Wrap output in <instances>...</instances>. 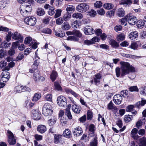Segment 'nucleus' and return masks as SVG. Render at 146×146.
Instances as JSON below:
<instances>
[{"mask_svg":"<svg viewBox=\"0 0 146 146\" xmlns=\"http://www.w3.org/2000/svg\"><path fill=\"white\" fill-rule=\"evenodd\" d=\"M121 65L120 69L119 67H117L115 69V72L117 77H119L120 76L121 77L129 74L130 72H135V69L134 67L130 65L129 63L121 61L120 62Z\"/></svg>","mask_w":146,"mask_h":146,"instance_id":"obj_1","label":"nucleus"},{"mask_svg":"<svg viewBox=\"0 0 146 146\" xmlns=\"http://www.w3.org/2000/svg\"><path fill=\"white\" fill-rule=\"evenodd\" d=\"M11 36L13 39L16 40H18L20 42H22L23 40V37L21 34L17 32L12 33L11 31L8 32L6 37V40H11Z\"/></svg>","mask_w":146,"mask_h":146,"instance_id":"obj_2","label":"nucleus"},{"mask_svg":"<svg viewBox=\"0 0 146 146\" xmlns=\"http://www.w3.org/2000/svg\"><path fill=\"white\" fill-rule=\"evenodd\" d=\"M53 112V109L51 105L48 103H45L44 105L42 113L44 115L47 116L51 115Z\"/></svg>","mask_w":146,"mask_h":146,"instance_id":"obj_3","label":"nucleus"},{"mask_svg":"<svg viewBox=\"0 0 146 146\" xmlns=\"http://www.w3.org/2000/svg\"><path fill=\"white\" fill-rule=\"evenodd\" d=\"M89 8L88 5L86 3H82L76 6V9L79 13H84L88 11Z\"/></svg>","mask_w":146,"mask_h":146,"instance_id":"obj_4","label":"nucleus"},{"mask_svg":"<svg viewBox=\"0 0 146 146\" xmlns=\"http://www.w3.org/2000/svg\"><path fill=\"white\" fill-rule=\"evenodd\" d=\"M25 23L30 26H34L36 22V18L33 16L26 17L24 20Z\"/></svg>","mask_w":146,"mask_h":146,"instance_id":"obj_5","label":"nucleus"},{"mask_svg":"<svg viewBox=\"0 0 146 146\" xmlns=\"http://www.w3.org/2000/svg\"><path fill=\"white\" fill-rule=\"evenodd\" d=\"M8 141L11 145H14L16 143V139L13 134L10 131H7Z\"/></svg>","mask_w":146,"mask_h":146,"instance_id":"obj_6","label":"nucleus"},{"mask_svg":"<svg viewBox=\"0 0 146 146\" xmlns=\"http://www.w3.org/2000/svg\"><path fill=\"white\" fill-rule=\"evenodd\" d=\"M126 18L127 19L129 24L131 25H135L137 20V18L136 17L131 15L130 14H128L126 15Z\"/></svg>","mask_w":146,"mask_h":146,"instance_id":"obj_7","label":"nucleus"},{"mask_svg":"<svg viewBox=\"0 0 146 146\" xmlns=\"http://www.w3.org/2000/svg\"><path fill=\"white\" fill-rule=\"evenodd\" d=\"M57 101L58 105L60 107H64L66 105V99L63 96H59L57 98Z\"/></svg>","mask_w":146,"mask_h":146,"instance_id":"obj_8","label":"nucleus"},{"mask_svg":"<svg viewBox=\"0 0 146 146\" xmlns=\"http://www.w3.org/2000/svg\"><path fill=\"white\" fill-rule=\"evenodd\" d=\"M85 34L86 35H91L95 33V30L91 26L89 25L86 26L84 30Z\"/></svg>","mask_w":146,"mask_h":146,"instance_id":"obj_9","label":"nucleus"},{"mask_svg":"<svg viewBox=\"0 0 146 146\" xmlns=\"http://www.w3.org/2000/svg\"><path fill=\"white\" fill-rule=\"evenodd\" d=\"M30 90V89L26 86H18L15 87L14 90L15 92L20 93L22 92H24L26 90L29 91Z\"/></svg>","mask_w":146,"mask_h":146,"instance_id":"obj_10","label":"nucleus"},{"mask_svg":"<svg viewBox=\"0 0 146 146\" xmlns=\"http://www.w3.org/2000/svg\"><path fill=\"white\" fill-rule=\"evenodd\" d=\"M73 133L75 136H79L83 133V130L81 127L78 126L74 129Z\"/></svg>","mask_w":146,"mask_h":146,"instance_id":"obj_11","label":"nucleus"},{"mask_svg":"<svg viewBox=\"0 0 146 146\" xmlns=\"http://www.w3.org/2000/svg\"><path fill=\"white\" fill-rule=\"evenodd\" d=\"M122 100V97L119 94L115 95L113 98V100L115 104L119 105Z\"/></svg>","mask_w":146,"mask_h":146,"instance_id":"obj_12","label":"nucleus"},{"mask_svg":"<svg viewBox=\"0 0 146 146\" xmlns=\"http://www.w3.org/2000/svg\"><path fill=\"white\" fill-rule=\"evenodd\" d=\"M32 116L33 119L35 120H38L40 119L41 117V115L37 111L33 110L32 111Z\"/></svg>","mask_w":146,"mask_h":146,"instance_id":"obj_13","label":"nucleus"},{"mask_svg":"<svg viewBox=\"0 0 146 146\" xmlns=\"http://www.w3.org/2000/svg\"><path fill=\"white\" fill-rule=\"evenodd\" d=\"M57 119V118L55 116H52L48 120V122L50 126H53L56 123Z\"/></svg>","mask_w":146,"mask_h":146,"instance_id":"obj_14","label":"nucleus"},{"mask_svg":"<svg viewBox=\"0 0 146 146\" xmlns=\"http://www.w3.org/2000/svg\"><path fill=\"white\" fill-rule=\"evenodd\" d=\"M72 111L75 113L79 114L82 109L81 107L76 104L72 105Z\"/></svg>","mask_w":146,"mask_h":146,"instance_id":"obj_15","label":"nucleus"},{"mask_svg":"<svg viewBox=\"0 0 146 146\" xmlns=\"http://www.w3.org/2000/svg\"><path fill=\"white\" fill-rule=\"evenodd\" d=\"M37 130L41 134L44 133L46 131V128L45 125H39L37 127Z\"/></svg>","mask_w":146,"mask_h":146,"instance_id":"obj_16","label":"nucleus"},{"mask_svg":"<svg viewBox=\"0 0 146 146\" xmlns=\"http://www.w3.org/2000/svg\"><path fill=\"white\" fill-rule=\"evenodd\" d=\"M138 133L137 129L136 128H133L131 132V136L135 139H137L139 138V136L137 135Z\"/></svg>","mask_w":146,"mask_h":146,"instance_id":"obj_17","label":"nucleus"},{"mask_svg":"<svg viewBox=\"0 0 146 146\" xmlns=\"http://www.w3.org/2000/svg\"><path fill=\"white\" fill-rule=\"evenodd\" d=\"M54 137V143L57 144L60 143L61 141L62 135H61L55 134Z\"/></svg>","mask_w":146,"mask_h":146,"instance_id":"obj_18","label":"nucleus"},{"mask_svg":"<svg viewBox=\"0 0 146 146\" xmlns=\"http://www.w3.org/2000/svg\"><path fill=\"white\" fill-rule=\"evenodd\" d=\"M20 12L21 14L24 17H26L29 15L27 13V12L25 10V6L21 5L20 7Z\"/></svg>","mask_w":146,"mask_h":146,"instance_id":"obj_19","label":"nucleus"},{"mask_svg":"<svg viewBox=\"0 0 146 146\" xmlns=\"http://www.w3.org/2000/svg\"><path fill=\"white\" fill-rule=\"evenodd\" d=\"M80 13H75L72 15V17L74 19H82L83 17V15Z\"/></svg>","mask_w":146,"mask_h":146,"instance_id":"obj_20","label":"nucleus"},{"mask_svg":"<svg viewBox=\"0 0 146 146\" xmlns=\"http://www.w3.org/2000/svg\"><path fill=\"white\" fill-rule=\"evenodd\" d=\"M62 135L67 138H70L71 137V132L69 129H66L63 132Z\"/></svg>","mask_w":146,"mask_h":146,"instance_id":"obj_21","label":"nucleus"},{"mask_svg":"<svg viewBox=\"0 0 146 146\" xmlns=\"http://www.w3.org/2000/svg\"><path fill=\"white\" fill-rule=\"evenodd\" d=\"M138 36V34L137 31L132 32L129 35V38L131 40L136 38Z\"/></svg>","mask_w":146,"mask_h":146,"instance_id":"obj_22","label":"nucleus"},{"mask_svg":"<svg viewBox=\"0 0 146 146\" xmlns=\"http://www.w3.org/2000/svg\"><path fill=\"white\" fill-rule=\"evenodd\" d=\"M146 120L145 118H143L142 119L139 120L136 123V126L138 129L140 128V127L143 124H144Z\"/></svg>","mask_w":146,"mask_h":146,"instance_id":"obj_23","label":"nucleus"},{"mask_svg":"<svg viewBox=\"0 0 146 146\" xmlns=\"http://www.w3.org/2000/svg\"><path fill=\"white\" fill-rule=\"evenodd\" d=\"M75 10L74 6L72 5H68L67 6L66 11L68 13H72Z\"/></svg>","mask_w":146,"mask_h":146,"instance_id":"obj_24","label":"nucleus"},{"mask_svg":"<svg viewBox=\"0 0 146 146\" xmlns=\"http://www.w3.org/2000/svg\"><path fill=\"white\" fill-rule=\"evenodd\" d=\"M71 17L72 16L71 14L66 12L64 14L62 18L65 21H69Z\"/></svg>","mask_w":146,"mask_h":146,"instance_id":"obj_25","label":"nucleus"},{"mask_svg":"<svg viewBox=\"0 0 146 146\" xmlns=\"http://www.w3.org/2000/svg\"><path fill=\"white\" fill-rule=\"evenodd\" d=\"M58 76V74L57 72L54 71L53 70L50 75V78L51 80L53 81H54L56 79Z\"/></svg>","mask_w":146,"mask_h":146,"instance_id":"obj_26","label":"nucleus"},{"mask_svg":"<svg viewBox=\"0 0 146 146\" xmlns=\"http://www.w3.org/2000/svg\"><path fill=\"white\" fill-rule=\"evenodd\" d=\"M132 3L131 0H121L119 2L120 5H130Z\"/></svg>","mask_w":146,"mask_h":146,"instance_id":"obj_27","label":"nucleus"},{"mask_svg":"<svg viewBox=\"0 0 146 146\" xmlns=\"http://www.w3.org/2000/svg\"><path fill=\"white\" fill-rule=\"evenodd\" d=\"M36 12L37 15L39 16H42L45 13L44 9L40 8H38L37 9Z\"/></svg>","mask_w":146,"mask_h":146,"instance_id":"obj_28","label":"nucleus"},{"mask_svg":"<svg viewBox=\"0 0 146 146\" xmlns=\"http://www.w3.org/2000/svg\"><path fill=\"white\" fill-rule=\"evenodd\" d=\"M136 23L137 27L139 29H141L144 26H145L144 21H143L142 20H140Z\"/></svg>","mask_w":146,"mask_h":146,"instance_id":"obj_29","label":"nucleus"},{"mask_svg":"<svg viewBox=\"0 0 146 146\" xmlns=\"http://www.w3.org/2000/svg\"><path fill=\"white\" fill-rule=\"evenodd\" d=\"M66 92L68 94H70L77 98L79 96V95L76 93L74 91L70 89H67L66 90Z\"/></svg>","mask_w":146,"mask_h":146,"instance_id":"obj_30","label":"nucleus"},{"mask_svg":"<svg viewBox=\"0 0 146 146\" xmlns=\"http://www.w3.org/2000/svg\"><path fill=\"white\" fill-rule=\"evenodd\" d=\"M110 44L111 46L114 48H116L119 46V44L116 41L113 40H110Z\"/></svg>","mask_w":146,"mask_h":146,"instance_id":"obj_31","label":"nucleus"},{"mask_svg":"<svg viewBox=\"0 0 146 146\" xmlns=\"http://www.w3.org/2000/svg\"><path fill=\"white\" fill-rule=\"evenodd\" d=\"M125 11L122 8L119 9L117 11V15L120 17H123L125 15Z\"/></svg>","mask_w":146,"mask_h":146,"instance_id":"obj_32","label":"nucleus"},{"mask_svg":"<svg viewBox=\"0 0 146 146\" xmlns=\"http://www.w3.org/2000/svg\"><path fill=\"white\" fill-rule=\"evenodd\" d=\"M125 38V35L123 34L117 35L116 37L117 40L118 41H121L124 40Z\"/></svg>","mask_w":146,"mask_h":146,"instance_id":"obj_33","label":"nucleus"},{"mask_svg":"<svg viewBox=\"0 0 146 146\" xmlns=\"http://www.w3.org/2000/svg\"><path fill=\"white\" fill-rule=\"evenodd\" d=\"M4 41L1 43V47L6 48L10 46L11 43L9 42V41Z\"/></svg>","mask_w":146,"mask_h":146,"instance_id":"obj_34","label":"nucleus"},{"mask_svg":"<svg viewBox=\"0 0 146 146\" xmlns=\"http://www.w3.org/2000/svg\"><path fill=\"white\" fill-rule=\"evenodd\" d=\"M140 146H146V137H143L139 140Z\"/></svg>","mask_w":146,"mask_h":146,"instance_id":"obj_35","label":"nucleus"},{"mask_svg":"<svg viewBox=\"0 0 146 146\" xmlns=\"http://www.w3.org/2000/svg\"><path fill=\"white\" fill-rule=\"evenodd\" d=\"M41 96V94L40 93H35L33 97V101L36 102L38 100Z\"/></svg>","mask_w":146,"mask_h":146,"instance_id":"obj_36","label":"nucleus"},{"mask_svg":"<svg viewBox=\"0 0 146 146\" xmlns=\"http://www.w3.org/2000/svg\"><path fill=\"white\" fill-rule=\"evenodd\" d=\"M1 77H4L7 80H9L10 78V73L9 72L4 71L1 74Z\"/></svg>","mask_w":146,"mask_h":146,"instance_id":"obj_37","label":"nucleus"},{"mask_svg":"<svg viewBox=\"0 0 146 146\" xmlns=\"http://www.w3.org/2000/svg\"><path fill=\"white\" fill-rule=\"evenodd\" d=\"M141 99L142 100L141 101L138 102L136 103V106L137 107H139L140 106H142L146 104V100L142 98Z\"/></svg>","mask_w":146,"mask_h":146,"instance_id":"obj_38","label":"nucleus"},{"mask_svg":"<svg viewBox=\"0 0 146 146\" xmlns=\"http://www.w3.org/2000/svg\"><path fill=\"white\" fill-rule=\"evenodd\" d=\"M40 77L39 71L36 70V72H35L34 74V79L35 81H37L39 80Z\"/></svg>","mask_w":146,"mask_h":146,"instance_id":"obj_39","label":"nucleus"},{"mask_svg":"<svg viewBox=\"0 0 146 146\" xmlns=\"http://www.w3.org/2000/svg\"><path fill=\"white\" fill-rule=\"evenodd\" d=\"M8 6L7 3H4L3 1H0V9H6Z\"/></svg>","mask_w":146,"mask_h":146,"instance_id":"obj_40","label":"nucleus"},{"mask_svg":"<svg viewBox=\"0 0 146 146\" xmlns=\"http://www.w3.org/2000/svg\"><path fill=\"white\" fill-rule=\"evenodd\" d=\"M73 35L79 38H81L82 36V34L79 31L77 30H73Z\"/></svg>","mask_w":146,"mask_h":146,"instance_id":"obj_41","label":"nucleus"},{"mask_svg":"<svg viewBox=\"0 0 146 146\" xmlns=\"http://www.w3.org/2000/svg\"><path fill=\"white\" fill-rule=\"evenodd\" d=\"M39 58H38V59H35L34 62L32 66V67L33 68V69L35 70H37V66H38L39 60Z\"/></svg>","mask_w":146,"mask_h":146,"instance_id":"obj_42","label":"nucleus"},{"mask_svg":"<svg viewBox=\"0 0 146 146\" xmlns=\"http://www.w3.org/2000/svg\"><path fill=\"white\" fill-rule=\"evenodd\" d=\"M104 7L107 9H110L113 7V5L110 3H107L104 4Z\"/></svg>","mask_w":146,"mask_h":146,"instance_id":"obj_43","label":"nucleus"},{"mask_svg":"<svg viewBox=\"0 0 146 146\" xmlns=\"http://www.w3.org/2000/svg\"><path fill=\"white\" fill-rule=\"evenodd\" d=\"M68 119L64 117H61L60 119V124L62 125H65L67 123Z\"/></svg>","mask_w":146,"mask_h":146,"instance_id":"obj_44","label":"nucleus"},{"mask_svg":"<svg viewBox=\"0 0 146 146\" xmlns=\"http://www.w3.org/2000/svg\"><path fill=\"white\" fill-rule=\"evenodd\" d=\"M70 27V26L67 22L64 23L62 26V29L66 30H68Z\"/></svg>","mask_w":146,"mask_h":146,"instance_id":"obj_45","label":"nucleus"},{"mask_svg":"<svg viewBox=\"0 0 146 146\" xmlns=\"http://www.w3.org/2000/svg\"><path fill=\"white\" fill-rule=\"evenodd\" d=\"M65 114L69 119H71L72 118V116L70 111V109L67 108L66 109Z\"/></svg>","mask_w":146,"mask_h":146,"instance_id":"obj_46","label":"nucleus"},{"mask_svg":"<svg viewBox=\"0 0 146 146\" xmlns=\"http://www.w3.org/2000/svg\"><path fill=\"white\" fill-rule=\"evenodd\" d=\"M62 10L60 9H57L56 11V13L54 17L56 18L60 17L61 15Z\"/></svg>","mask_w":146,"mask_h":146,"instance_id":"obj_47","label":"nucleus"},{"mask_svg":"<svg viewBox=\"0 0 146 146\" xmlns=\"http://www.w3.org/2000/svg\"><path fill=\"white\" fill-rule=\"evenodd\" d=\"M71 25L72 27L74 29L78 28L80 26L79 25V22L77 20H76L73 22L72 23Z\"/></svg>","mask_w":146,"mask_h":146,"instance_id":"obj_48","label":"nucleus"},{"mask_svg":"<svg viewBox=\"0 0 146 146\" xmlns=\"http://www.w3.org/2000/svg\"><path fill=\"white\" fill-rule=\"evenodd\" d=\"M102 5V3L100 1H96L94 4V7L96 8H100L101 7Z\"/></svg>","mask_w":146,"mask_h":146,"instance_id":"obj_49","label":"nucleus"},{"mask_svg":"<svg viewBox=\"0 0 146 146\" xmlns=\"http://www.w3.org/2000/svg\"><path fill=\"white\" fill-rule=\"evenodd\" d=\"M132 115H126L125 116L124 120L125 122L127 123L130 121L132 120Z\"/></svg>","mask_w":146,"mask_h":146,"instance_id":"obj_50","label":"nucleus"},{"mask_svg":"<svg viewBox=\"0 0 146 146\" xmlns=\"http://www.w3.org/2000/svg\"><path fill=\"white\" fill-rule=\"evenodd\" d=\"M49 9L48 11V14L50 16L53 15L56 12V10L55 8L52 7Z\"/></svg>","mask_w":146,"mask_h":146,"instance_id":"obj_51","label":"nucleus"},{"mask_svg":"<svg viewBox=\"0 0 146 146\" xmlns=\"http://www.w3.org/2000/svg\"><path fill=\"white\" fill-rule=\"evenodd\" d=\"M88 14L89 15L90 17H94L96 15V12L94 10H91L90 11L88 12Z\"/></svg>","mask_w":146,"mask_h":146,"instance_id":"obj_52","label":"nucleus"},{"mask_svg":"<svg viewBox=\"0 0 146 146\" xmlns=\"http://www.w3.org/2000/svg\"><path fill=\"white\" fill-rule=\"evenodd\" d=\"M127 19L126 18L125 16L124 18H122L121 19L119 20V22H120L121 25H124V26H126L127 24Z\"/></svg>","mask_w":146,"mask_h":146,"instance_id":"obj_53","label":"nucleus"},{"mask_svg":"<svg viewBox=\"0 0 146 146\" xmlns=\"http://www.w3.org/2000/svg\"><path fill=\"white\" fill-rule=\"evenodd\" d=\"M140 94L145 96H146V87L145 86L143 88L142 87L140 88Z\"/></svg>","mask_w":146,"mask_h":146,"instance_id":"obj_54","label":"nucleus"},{"mask_svg":"<svg viewBox=\"0 0 146 146\" xmlns=\"http://www.w3.org/2000/svg\"><path fill=\"white\" fill-rule=\"evenodd\" d=\"M32 41H33L31 37L30 36H28L25 39L24 43L25 44H28L31 41L32 42Z\"/></svg>","mask_w":146,"mask_h":146,"instance_id":"obj_55","label":"nucleus"},{"mask_svg":"<svg viewBox=\"0 0 146 146\" xmlns=\"http://www.w3.org/2000/svg\"><path fill=\"white\" fill-rule=\"evenodd\" d=\"M98 143L97 141V137H95L94 140L91 142L90 145L91 146H97Z\"/></svg>","mask_w":146,"mask_h":146,"instance_id":"obj_56","label":"nucleus"},{"mask_svg":"<svg viewBox=\"0 0 146 146\" xmlns=\"http://www.w3.org/2000/svg\"><path fill=\"white\" fill-rule=\"evenodd\" d=\"M131 92H138L139 90L137 87L136 86H131L129 88Z\"/></svg>","mask_w":146,"mask_h":146,"instance_id":"obj_57","label":"nucleus"},{"mask_svg":"<svg viewBox=\"0 0 146 146\" xmlns=\"http://www.w3.org/2000/svg\"><path fill=\"white\" fill-rule=\"evenodd\" d=\"M93 117L92 113L90 110H88L87 114V119L88 120H91Z\"/></svg>","mask_w":146,"mask_h":146,"instance_id":"obj_58","label":"nucleus"},{"mask_svg":"<svg viewBox=\"0 0 146 146\" xmlns=\"http://www.w3.org/2000/svg\"><path fill=\"white\" fill-rule=\"evenodd\" d=\"M54 85L55 88L57 90H62V88L59 83L56 82H54Z\"/></svg>","mask_w":146,"mask_h":146,"instance_id":"obj_59","label":"nucleus"},{"mask_svg":"<svg viewBox=\"0 0 146 146\" xmlns=\"http://www.w3.org/2000/svg\"><path fill=\"white\" fill-rule=\"evenodd\" d=\"M64 20L62 18H59L56 19V23L57 25H60L63 22Z\"/></svg>","mask_w":146,"mask_h":146,"instance_id":"obj_60","label":"nucleus"},{"mask_svg":"<svg viewBox=\"0 0 146 146\" xmlns=\"http://www.w3.org/2000/svg\"><path fill=\"white\" fill-rule=\"evenodd\" d=\"M7 62L5 60H2L0 62V68H2L5 67L7 65Z\"/></svg>","mask_w":146,"mask_h":146,"instance_id":"obj_61","label":"nucleus"},{"mask_svg":"<svg viewBox=\"0 0 146 146\" xmlns=\"http://www.w3.org/2000/svg\"><path fill=\"white\" fill-rule=\"evenodd\" d=\"M100 39L98 36H94L91 39V41L92 44L96 42H99Z\"/></svg>","mask_w":146,"mask_h":146,"instance_id":"obj_62","label":"nucleus"},{"mask_svg":"<svg viewBox=\"0 0 146 146\" xmlns=\"http://www.w3.org/2000/svg\"><path fill=\"white\" fill-rule=\"evenodd\" d=\"M78 38L74 36H70L67 38V40H73L74 41H77L78 40Z\"/></svg>","mask_w":146,"mask_h":146,"instance_id":"obj_63","label":"nucleus"},{"mask_svg":"<svg viewBox=\"0 0 146 146\" xmlns=\"http://www.w3.org/2000/svg\"><path fill=\"white\" fill-rule=\"evenodd\" d=\"M46 100L51 102L52 100V96L51 94H48L45 96V98Z\"/></svg>","mask_w":146,"mask_h":146,"instance_id":"obj_64","label":"nucleus"}]
</instances>
